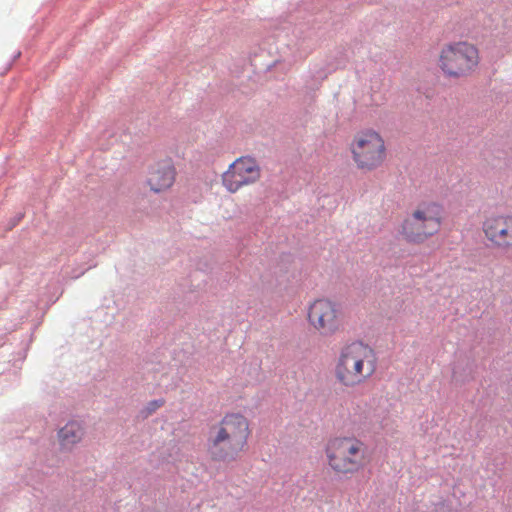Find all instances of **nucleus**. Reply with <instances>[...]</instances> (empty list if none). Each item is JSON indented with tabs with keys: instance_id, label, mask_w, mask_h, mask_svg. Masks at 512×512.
I'll use <instances>...</instances> for the list:
<instances>
[{
	"instance_id": "obj_1",
	"label": "nucleus",
	"mask_w": 512,
	"mask_h": 512,
	"mask_svg": "<svg viewBox=\"0 0 512 512\" xmlns=\"http://www.w3.org/2000/svg\"><path fill=\"white\" fill-rule=\"evenodd\" d=\"M251 434L248 419L240 413H228L210 429L207 452L214 461L235 460L247 447Z\"/></svg>"
},
{
	"instance_id": "obj_2",
	"label": "nucleus",
	"mask_w": 512,
	"mask_h": 512,
	"mask_svg": "<svg viewBox=\"0 0 512 512\" xmlns=\"http://www.w3.org/2000/svg\"><path fill=\"white\" fill-rule=\"evenodd\" d=\"M377 357L374 350L362 342L344 346L337 357L334 376L346 388L366 383L376 372Z\"/></svg>"
},
{
	"instance_id": "obj_3",
	"label": "nucleus",
	"mask_w": 512,
	"mask_h": 512,
	"mask_svg": "<svg viewBox=\"0 0 512 512\" xmlns=\"http://www.w3.org/2000/svg\"><path fill=\"white\" fill-rule=\"evenodd\" d=\"M329 468L337 475H353L368 462L366 444L354 436H339L330 439L325 446Z\"/></svg>"
},
{
	"instance_id": "obj_4",
	"label": "nucleus",
	"mask_w": 512,
	"mask_h": 512,
	"mask_svg": "<svg viewBox=\"0 0 512 512\" xmlns=\"http://www.w3.org/2000/svg\"><path fill=\"white\" fill-rule=\"evenodd\" d=\"M443 215L441 204L435 201L421 202L405 217L399 233L408 243L422 244L440 231Z\"/></svg>"
},
{
	"instance_id": "obj_5",
	"label": "nucleus",
	"mask_w": 512,
	"mask_h": 512,
	"mask_svg": "<svg viewBox=\"0 0 512 512\" xmlns=\"http://www.w3.org/2000/svg\"><path fill=\"white\" fill-rule=\"evenodd\" d=\"M478 47L468 41H457L443 45L437 58V66L449 79L471 76L480 64Z\"/></svg>"
},
{
	"instance_id": "obj_6",
	"label": "nucleus",
	"mask_w": 512,
	"mask_h": 512,
	"mask_svg": "<svg viewBox=\"0 0 512 512\" xmlns=\"http://www.w3.org/2000/svg\"><path fill=\"white\" fill-rule=\"evenodd\" d=\"M349 150L356 167L363 171L381 167L387 157L385 140L374 129L358 131L351 140Z\"/></svg>"
},
{
	"instance_id": "obj_7",
	"label": "nucleus",
	"mask_w": 512,
	"mask_h": 512,
	"mask_svg": "<svg viewBox=\"0 0 512 512\" xmlns=\"http://www.w3.org/2000/svg\"><path fill=\"white\" fill-rule=\"evenodd\" d=\"M341 312L338 304L328 298H318L309 303L307 322L322 336L334 335L341 325Z\"/></svg>"
},
{
	"instance_id": "obj_8",
	"label": "nucleus",
	"mask_w": 512,
	"mask_h": 512,
	"mask_svg": "<svg viewBox=\"0 0 512 512\" xmlns=\"http://www.w3.org/2000/svg\"><path fill=\"white\" fill-rule=\"evenodd\" d=\"M261 178V167L255 158L241 156L234 160L221 176L222 185L230 193L257 183Z\"/></svg>"
},
{
	"instance_id": "obj_9",
	"label": "nucleus",
	"mask_w": 512,
	"mask_h": 512,
	"mask_svg": "<svg viewBox=\"0 0 512 512\" xmlns=\"http://www.w3.org/2000/svg\"><path fill=\"white\" fill-rule=\"evenodd\" d=\"M485 238L496 248H512V215L492 214L482 223Z\"/></svg>"
},
{
	"instance_id": "obj_10",
	"label": "nucleus",
	"mask_w": 512,
	"mask_h": 512,
	"mask_svg": "<svg viewBox=\"0 0 512 512\" xmlns=\"http://www.w3.org/2000/svg\"><path fill=\"white\" fill-rule=\"evenodd\" d=\"M176 170L170 159L159 161L149 170L147 183L154 192H163L175 182Z\"/></svg>"
},
{
	"instance_id": "obj_11",
	"label": "nucleus",
	"mask_w": 512,
	"mask_h": 512,
	"mask_svg": "<svg viewBox=\"0 0 512 512\" xmlns=\"http://www.w3.org/2000/svg\"><path fill=\"white\" fill-rule=\"evenodd\" d=\"M83 435L82 425L76 421H71L59 430L58 439L61 447L71 449L82 440Z\"/></svg>"
},
{
	"instance_id": "obj_12",
	"label": "nucleus",
	"mask_w": 512,
	"mask_h": 512,
	"mask_svg": "<svg viewBox=\"0 0 512 512\" xmlns=\"http://www.w3.org/2000/svg\"><path fill=\"white\" fill-rule=\"evenodd\" d=\"M164 404V401L163 400H159V401H152L150 404H149V409L150 411H155L157 408L161 407L162 405Z\"/></svg>"
}]
</instances>
